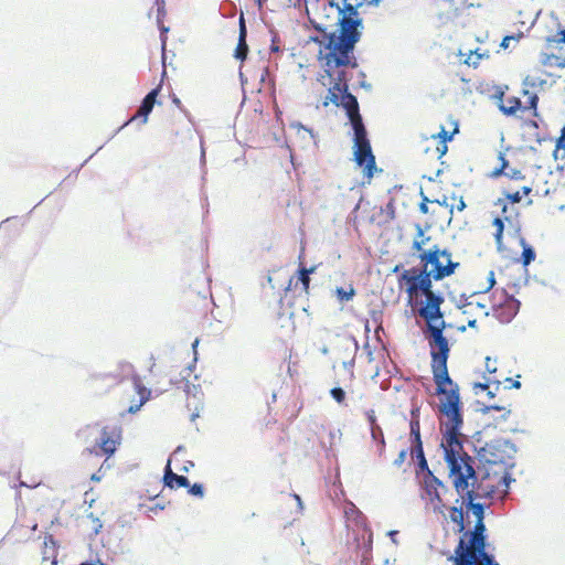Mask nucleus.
Here are the masks:
<instances>
[{"mask_svg": "<svg viewBox=\"0 0 565 565\" xmlns=\"http://www.w3.org/2000/svg\"><path fill=\"white\" fill-rule=\"evenodd\" d=\"M359 7L361 3L353 4L350 0H328L317 13L319 22L315 28L321 34L312 36L311 41L319 45L317 60L323 71L318 81L323 86H329L323 106L332 104L345 109L354 130V160L359 167H363L364 175L371 180L376 171L375 157L358 99L349 93L347 76L348 68L358 67L354 47L362 35Z\"/></svg>", "mask_w": 565, "mask_h": 565, "instance_id": "f257e3e1", "label": "nucleus"}, {"mask_svg": "<svg viewBox=\"0 0 565 565\" xmlns=\"http://www.w3.org/2000/svg\"><path fill=\"white\" fill-rule=\"evenodd\" d=\"M439 390L440 387L436 386L437 395L441 396L438 404L439 429L449 479L462 500L468 502L473 515L476 505L481 508L483 521V505L473 501L492 498L494 494H505L510 482L509 473L495 462L490 463L483 471L475 470V459L463 450L462 445L463 415L459 386L450 379V383L443 385V392Z\"/></svg>", "mask_w": 565, "mask_h": 565, "instance_id": "f03ea898", "label": "nucleus"}, {"mask_svg": "<svg viewBox=\"0 0 565 565\" xmlns=\"http://www.w3.org/2000/svg\"><path fill=\"white\" fill-rule=\"evenodd\" d=\"M428 239L429 237H425L424 232L419 228L412 248L418 253L420 266L405 269L398 279V285L405 290L409 301L417 299L420 295L425 296V301L420 302L418 315L427 322L431 335L429 345L433 379L436 386H439V391L443 392V385L450 383L447 367L450 349L448 340L443 334L446 328L440 310L444 298L433 291L431 282L452 275L459 263L451 259L450 252L440 249L437 245L425 249L423 245Z\"/></svg>", "mask_w": 565, "mask_h": 565, "instance_id": "7ed1b4c3", "label": "nucleus"}, {"mask_svg": "<svg viewBox=\"0 0 565 565\" xmlns=\"http://www.w3.org/2000/svg\"><path fill=\"white\" fill-rule=\"evenodd\" d=\"M546 81L527 74L523 81L522 86L518 90H511L508 86H497L492 94L498 109L505 116L515 119H534L539 117V102L540 97L535 87H542Z\"/></svg>", "mask_w": 565, "mask_h": 565, "instance_id": "20e7f679", "label": "nucleus"}, {"mask_svg": "<svg viewBox=\"0 0 565 565\" xmlns=\"http://www.w3.org/2000/svg\"><path fill=\"white\" fill-rule=\"evenodd\" d=\"M475 526L460 536L455 553L466 565H500L492 555L486 551L487 536L486 524L482 522V510L479 505L475 508Z\"/></svg>", "mask_w": 565, "mask_h": 565, "instance_id": "39448f33", "label": "nucleus"}, {"mask_svg": "<svg viewBox=\"0 0 565 565\" xmlns=\"http://www.w3.org/2000/svg\"><path fill=\"white\" fill-rule=\"evenodd\" d=\"M565 30L557 31L554 35L546 36L544 50L540 53V63L544 67L565 68Z\"/></svg>", "mask_w": 565, "mask_h": 565, "instance_id": "423d86ee", "label": "nucleus"}, {"mask_svg": "<svg viewBox=\"0 0 565 565\" xmlns=\"http://www.w3.org/2000/svg\"><path fill=\"white\" fill-rule=\"evenodd\" d=\"M423 473V499L428 501L435 513L445 516L446 504L443 499V493L448 491L447 487L430 470L424 471Z\"/></svg>", "mask_w": 565, "mask_h": 565, "instance_id": "0eeeda50", "label": "nucleus"}, {"mask_svg": "<svg viewBox=\"0 0 565 565\" xmlns=\"http://www.w3.org/2000/svg\"><path fill=\"white\" fill-rule=\"evenodd\" d=\"M492 315L501 322L509 323L519 312L520 301L504 290L495 291L492 301Z\"/></svg>", "mask_w": 565, "mask_h": 565, "instance_id": "6e6552de", "label": "nucleus"}, {"mask_svg": "<svg viewBox=\"0 0 565 565\" xmlns=\"http://www.w3.org/2000/svg\"><path fill=\"white\" fill-rule=\"evenodd\" d=\"M120 429L113 426H105L100 431L99 440L96 445L88 449L90 454L95 455H105L110 457L117 450L118 445L120 444Z\"/></svg>", "mask_w": 565, "mask_h": 565, "instance_id": "1a4fd4ad", "label": "nucleus"}, {"mask_svg": "<svg viewBox=\"0 0 565 565\" xmlns=\"http://www.w3.org/2000/svg\"><path fill=\"white\" fill-rule=\"evenodd\" d=\"M532 191V188L529 185H522L519 190L512 191L511 189H507L504 191V199H499L497 201V205L501 207L502 214L504 220H509V216L507 215L508 212V205L507 203H519L521 200L529 195Z\"/></svg>", "mask_w": 565, "mask_h": 565, "instance_id": "9d476101", "label": "nucleus"}, {"mask_svg": "<svg viewBox=\"0 0 565 565\" xmlns=\"http://www.w3.org/2000/svg\"><path fill=\"white\" fill-rule=\"evenodd\" d=\"M498 160L500 161V166L491 172V177L497 178L504 175L511 181H522L525 179L521 170L509 167V161L504 158L502 152L498 153Z\"/></svg>", "mask_w": 565, "mask_h": 565, "instance_id": "9b49d317", "label": "nucleus"}, {"mask_svg": "<svg viewBox=\"0 0 565 565\" xmlns=\"http://www.w3.org/2000/svg\"><path fill=\"white\" fill-rule=\"evenodd\" d=\"M161 86L153 88L151 92H149L146 97L142 99L141 105L139 109L137 110L136 115L130 118L131 120H135L137 118H142L141 122L146 124L148 120V115L152 111L156 99L159 95Z\"/></svg>", "mask_w": 565, "mask_h": 565, "instance_id": "f8f14e48", "label": "nucleus"}, {"mask_svg": "<svg viewBox=\"0 0 565 565\" xmlns=\"http://www.w3.org/2000/svg\"><path fill=\"white\" fill-rule=\"evenodd\" d=\"M458 132V128L456 127L452 132H449L445 129V127H441V129L437 132L431 135V138H436V147H435V154L436 156H445L448 147L447 142L450 141L454 137V135Z\"/></svg>", "mask_w": 565, "mask_h": 565, "instance_id": "ddd939ff", "label": "nucleus"}, {"mask_svg": "<svg viewBox=\"0 0 565 565\" xmlns=\"http://www.w3.org/2000/svg\"><path fill=\"white\" fill-rule=\"evenodd\" d=\"M246 34H247V31H246L245 21H244V18L241 17V19H239V38H238V43H237V46L235 50V57L241 61H244L248 53V45L246 43Z\"/></svg>", "mask_w": 565, "mask_h": 565, "instance_id": "4468645a", "label": "nucleus"}, {"mask_svg": "<svg viewBox=\"0 0 565 565\" xmlns=\"http://www.w3.org/2000/svg\"><path fill=\"white\" fill-rule=\"evenodd\" d=\"M459 55L465 56L463 64L473 68H477L482 60L489 58L488 51H481L480 49L470 50L467 54L459 51Z\"/></svg>", "mask_w": 565, "mask_h": 565, "instance_id": "2eb2a0df", "label": "nucleus"}, {"mask_svg": "<svg viewBox=\"0 0 565 565\" xmlns=\"http://www.w3.org/2000/svg\"><path fill=\"white\" fill-rule=\"evenodd\" d=\"M163 480L164 484L171 489L190 487L188 478L172 472L169 465L167 466Z\"/></svg>", "mask_w": 565, "mask_h": 565, "instance_id": "dca6fc26", "label": "nucleus"}, {"mask_svg": "<svg viewBox=\"0 0 565 565\" xmlns=\"http://www.w3.org/2000/svg\"><path fill=\"white\" fill-rule=\"evenodd\" d=\"M435 147H436V138H431V137H423L416 143V148H417L418 152L427 154L433 159H440L443 156L435 154V152H434Z\"/></svg>", "mask_w": 565, "mask_h": 565, "instance_id": "f3484780", "label": "nucleus"}, {"mask_svg": "<svg viewBox=\"0 0 565 565\" xmlns=\"http://www.w3.org/2000/svg\"><path fill=\"white\" fill-rule=\"evenodd\" d=\"M317 267L311 266L310 268H307L305 266H300L298 269V281L301 284L302 292L309 297L310 295V275L316 271Z\"/></svg>", "mask_w": 565, "mask_h": 565, "instance_id": "a211bd4d", "label": "nucleus"}, {"mask_svg": "<svg viewBox=\"0 0 565 565\" xmlns=\"http://www.w3.org/2000/svg\"><path fill=\"white\" fill-rule=\"evenodd\" d=\"M436 203L449 209V213L452 214L454 213V210L456 209L457 211L461 212L463 211V209L466 207V203L462 199V196L460 198H456L455 195H451V196H447V195H444L443 200H435Z\"/></svg>", "mask_w": 565, "mask_h": 565, "instance_id": "6ab92c4d", "label": "nucleus"}, {"mask_svg": "<svg viewBox=\"0 0 565 565\" xmlns=\"http://www.w3.org/2000/svg\"><path fill=\"white\" fill-rule=\"evenodd\" d=\"M82 526L89 533V535H97L103 527V523L98 516L88 513L82 519Z\"/></svg>", "mask_w": 565, "mask_h": 565, "instance_id": "aec40b11", "label": "nucleus"}, {"mask_svg": "<svg viewBox=\"0 0 565 565\" xmlns=\"http://www.w3.org/2000/svg\"><path fill=\"white\" fill-rule=\"evenodd\" d=\"M449 518L457 525V532L461 533V536L463 535V533H467L469 531L466 530L465 526L462 508L451 507L449 510Z\"/></svg>", "mask_w": 565, "mask_h": 565, "instance_id": "412c9836", "label": "nucleus"}, {"mask_svg": "<svg viewBox=\"0 0 565 565\" xmlns=\"http://www.w3.org/2000/svg\"><path fill=\"white\" fill-rule=\"evenodd\" d=\"M520 245L522 246V254L519 260L524 267H526L535 259L536 254L533 247L526 243L524 237L520 238Z\"/></svg>", "mask_w": 565, "mask_h": 565, "instance_id": "4be33fe9", "label": "nucleus"}, {"mask_svg": "<svg viewBox=\"0 0 565 565\" xmlns=\"http://www.w3.org/2000/svg\"><path fill=\"white\" fill-rule=\"evenodd\" d=\"M411 440L412 447L423 446L422 437H420V423L418 416H415L414 412L412 413L411 420Z\"/></svg>", "mask_w": 565, "mask_h": 565, "instance_id": "5701e85b", "label": "nucleus"}, {"mask_svg": "<svg viewBox=\"0 0 565 565\" xmlns=\"http://www.w3.org/2000/svg\"><path fill=\"white\" fill-rule=\"evenodd\" d=\"M409 454L413 459L417 460L420 472L430 470L425 458L423 446L411 447Z\"/></svg>", "mask_w": 565, "mask_h": 565, "instance_id": "b1692460", "label": "nucleus"}, {"mask_svg": "<svg viewBox=\"0 0 565 565\" xmlns=\"http://www.w3.org/2000/svg\"><path fill=\"white\" fill-rule=\"evenodd\" d=\"M492 225L495 228L494 233H493L495 244L498 246V249H501V247L503 245V231H504L503 218H501L500 216L494 217Z\"/></svg>", "mask_w": 565, "mask_h": 565, "instance_id": "393cba45", "label": "nucleus"}, {"mask_svg": "<svg viewBox=\"0 0 565 565\" xmlns=\"http://www.w3.org/2000/svg\"><path fill=\"white\" fill-rule=\"evenodd\" d=\"M555 159H559L565 163V126L562 129V134L558 137L554 150Z\"/></svg>", "mask_w": 565, "mask_h": 565, "instance_id": "a878e982", "label": "nucleus"}, {"mask_svg": "<svg viewBox=\"0 0 565 565\" xmlns=\"http://www.w3.org/2000/svg\"><path fill=\"white\" fill-rule=\"evenodd\" d=\"M335 295H337L339 300H341V301H349V300H351L354 297L355 289L351 285L349 286L348 289L339 287L335 290Z\"/></svg>", "mask_w": 565, "mask_h": 565, "instance_id": "bb28decb", "label": "nucleus"}, {"mask_svg": "<svg viewBox=\"0 0 565 565\" xmlns=\"http://www.w3.org/2000/svg\"><path fill=\"white\" fill-rule=\"evenodd\" d=\"M330 394L332 398L339 404H342L345 399V393L341 387H333L330 391Z\"/></svg>", "mask_w": 565, "mask_h": 565, "instance_id": "cd10ccee", "label": "nucleus"}, {"mask_svg": "<svg viewBox=\"0 0 565 565\" xmlns=\"http://www.w3.org/2000/svg\"><path fill=\"white\" fill-rule=\"evenodd\" d=\"M371 435H372V438L377 440L380 439L382 446L385 445V440H384V435H383V430L382 428L380 427V425H376V426H372L371 427Z\"/></svg>", "mask_w": 565, "mask_h": 565, "instance_id": "c85d7f7f", "label": "nucleus"}, {"mask_svg": "<svg viewBox=\"0 0 565 565\" xmlns=\"http://www.w3.org/2000/svg\"><path fill=\"white\" fill-rule=\"evenodd\" d=\"M522 36H523V34H522V33H519V34H516V35H507V36H504V38H503V40H502V42H501L500 46H501L502 49H508V47L510 46V42H511V41H515V42H518Z\"/></svg>", "mask_w": 565, "mask_h": 565, "instance_id": "c756f323", "label": "nucleus"}, {"mask_svg": "<svg viewBox=\"0 0 565 565\" xmlns=\"http://www.w3.org/2000/svg\"><path fill=\"white\" fill-rule=\"evenodd\" d=\"M189 492L196 497H203V494H204L203 486L200 483H194L193 486H191L189 488Z\"/></svg>", "mask_w": 565, "mask_h": 565, "instance_id": "7c9ffc66", "label": "nucleus"}, {"mask_svg": "<svg viewBox=\"0 0 565 565\" xmlns=\"http://www.w3.org/2000/svg\"><path fill=\"white\" fill-rule=\"evenodd\" d=\"M407 454H408L407 449L401 450L397 458L394 460V465L396 467H401L405 462Z\"/></svg>", "mask_w": 565, "mask_h": 565, "instance_id": "2f4dec72", "label": "nucleus"}, {"mask_svg": "<svg viewBox=\"0 0 565 565\" xmlns=\"http://www.w3.org/2000/svg\"><path fill=\"white\" fill-rule=\"evenodd\" d=\"M366 417H367V420H369L371 427L377 425L375 412L373 409H371L366 413Z\"/></svg>", "mask_w": 565, "mask_h": 565, "instance_id": "473e14b6", "label": "nucleus"}, {"mask_svg": "<svg viewBox=\"0 0 565 565\" xmlns=\"http://www.w3.org/2000/svg\"><path fill=\"white\" fill-rule=\"evenodd\" d=\"M427 202H428V199L425 198L424 201L419 205V210L424 214H426L428 212Z\"/></svg>", "mask_w": 565, "mask_h": 565, "instance_id": "72a5a7b5", "label": "nucleus"}, {"mask_svg": "<svg viewBox=\"0 0 565 565\" xmlns=\"http://www.w3.org/2000/svg\"><path fill=\"white\" fill-rule=\"evenodd\" d=\"M507 381L511 383V385L509 387H513V388H520L521 387V383L518 380L513 381L511 379H507Z\"/></svg>", "mask_w": 565, "mask_h": 565, "instance_id": "f704fd0d", "label": "nucleus"}, {"mask_svg": "<svg viewBox=\"0 0 565 565\" xmlns=\"http://www.w3.org/2000/svg\"><path fill=\"white\" fill-rule=\"evenodd\" d=\"M489 282H490V287H492L495 282L493 273H490Z\"/></svg>", "mask_w": 565, "mask_h": 565, "instance_id": "c9c22d12", "label": "nucleus"}, {"mask_svg": "<svg viewBox=\"0 0 565 565\" xmlns=\"http://www.w3.org/2000/svg\"><path fill=\"white\" fill-rule=\"evenodd\" d=\"M490 408L495 409V411H503L504 409L503 406H497V405H491Z\"/></svg>", "mask_w": 565, "mask_h": 565, "instance_id": "e433bc0d", "label": "nucleus"}, {"mask_svg": "<svg viewBox=\"0 0 565 565\" xmlns=\"http://www.w3.org/2000/svg\"><path fill=\"white\" fill-rule=\"evenodd\" d=\"M476 323H477V321H476L475 319H473V320H469V321H468V326H469L470 328H475V327H476Z\"/></svg>", "mask_w": 565, "mask_h": 565, "instance_id": "4c0bfd02", "label": "nucleus"}, {"mask_svg": "<svg viewBox=\"0 0 565 565\" xmlns=\"http://www.w3.org/2000/svg\"><path fill=\"white\" fill-rule=\"evenodd\" d=\"M487 370H488L489 372H494V371H495V369H493V365H490V366H489V364H488V363H487Z\"/></svg>", "mask_w": 565, "mask_h": 565, "instance_id": "58836bf2", "label": "nucleus"}, {"mask_svg": "<svg viewBox=\"0 0 565 565\" xmlns=\"http://www.w3.org/2000/svg\"><path fill=\"white\" fill-rule=\"evenodd\" d=\"M487 370H488L489 372H494V371H495V369H493V365H490V366H489V364H488V363H487Z\"/></svg>", "mask_w": 565, "mask_h": 565, "instance_id": "ea45409f", "label": "nucleus"}, {"mask_svg": "<svg viewBox=\"0 0 565 565\" xmlns=\"http://www.w3.org/2000/svg\"><path fill=\"white\" fill-rule=\"evenodd\" d=\"M295 501H298V503H301L300 497L298 494H294Z\"/></svg>", "mask_w": 565, "mask_h": 565, "instance_id": "a19ab883", "label": "nucleus"}, {"mask_svg": "<svg viewBox=\"0 0 565 565\" xmlns=\"http://www.w3.org/2000/svg\"><path fill=\"white\" fill-rule=\"evenodd\" d=\"M479 386H480L482 390H486V388H488V387H489V385H488V384H480Z\"/></svg>", "mask_w": 565, "mask_h": 565, "instance_id": "79ce46f5", "label": "nucleus"}, {"mask_svg": "<svg viewBox=\"0 0 565 565\" xmlns=\"http://www.w3.org/2000/svg\"><path fill=\"white\" fill-rule=\"evenodd\" d=\"M92 480L98 481V480H99V478H98L96 475H93V476H92Z\"/></svg>", "mask_w": 565, "mask_h": 565, "instance_id": "37998d69", "label": "nucleus"}]
</instances>
